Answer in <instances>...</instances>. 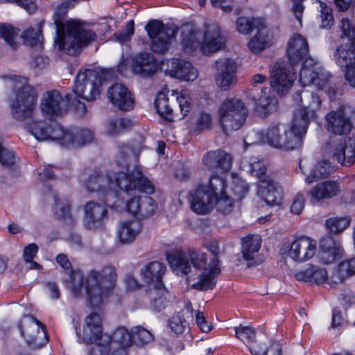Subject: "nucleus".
<instances>
[{"label": "nucleus", "instance_id": "nucleus-30", "mask_svg": "<svg viewBox=\"0 0 355 355\" xmlns=\"http://www.w3.org/2000/svg\"><path fill=\"white\" fill-rule=\"evenodd\" d=\"M166 271L165 266L159 261H152L140 270V275L144 282L153 288L163 287L162 277Z\"/></svg>", "mask_w": 355, "mask_h": 355}, {"label": "nucleus", "instance_id": "nucleus-38", "mask_svg": "<svg viewBox=\"0 0 355 355\" xmlns=\"http://www.w3.org/2000/svg\"><path fill=\"white\" fill-rule=\"evenodd\" d=\"M272 44V37L269 29L261 24L260 27H258L256 35L248 42V48L252 53L258 54L269 48Z\"/></svg>", "mask_w": 355, "mask_h": 355}, {"label": "nucleus", "instance_id": "nucleus-52", "mask_svg": "<svg viewBox=\"0 0 355 355\" xmlns=\"http://www.w3.org/2000/svg\"><path fill=\"white\" fill-rule=\"evenodd\" d=\"M17 35V32L11 25L0 24V37L12 48L16 46L15 39Z\"/></svg>", "mask_w": 355, "mask_h": 355}, {"label": "nucleus", "instance_id": "nucleus-12", "mask_svg": "<svg viewBox=\"0 0 355 355\" xmlns=\"http://www.w3.org/2000/svg\"><path fill=\"white\" fill-rule=\"evenodd\" d=\"M246 117L247 109L240 99H227L220 107V122L225 133L239 130Z\"/></svg>", "mask_w": 355, "mask_h": 355}, {"label": "nucleus", "instance_id": "nucleus-11", "mask_svg": "<svg viewBox=\"0 0 355 355\" xmlns=\"http://www.w3.org/2000/svg\"><path fill=\"white\" fill-rule=\"evenodd\" d=\"M102 86L100 72L91 69H80L73 87L77 97L87 101H94L99 96Z\"/></svg>", "mask_w": 355, "mask_h": 355}, {"label": "nucleus", "instance_id": "nucleus-8", "mask_svg": "<svg viewBox=\"0 0 355 355\" xmlns=\"http://www.w3.org/2000/svg\"><path fill=\"white\" fill-rule=\"evenodd\" d=\"M19 79L10 98V109L13 118L22 121L32 116L37 95L34 87L27 83L26 78Z\"/></svg>", "mask_w": 355, "mask_h": 355}, {"label": "nucleus", "instance_id": "nucleus-4", "mask_svg": "<svg viewBox=\"0 0 355 355\" xmlns=\"http://www.w3.org/2000/svg\"><path fill=\"white\" fill-rule=\"evenodd\" d=\"M29 130L37 140L56 141L65 146H82L93 139L92 133L89 130H64L55 121L51 125L44 121H33L29 124Z\"/></svg>", "mask_w": 355, "mask_h": 355}, {"label": "nucleus", "instance_id": "nucleus-19", "mask_svg": "<svg viewBox=\"0 0 355 355\" xmlns=\"http://www.w3.org/2000/svg\"><path fill=\"white\" fill-rule=\"evenodd\" d=\"M296 104L300 106L294 116L298 114L299 119L303 118L309 124V119L315 117V112L320 108L321 101L317 94L309 91L297 92L295 97Z\"/></svg>", "mask_w": 355, "mask_h": 355}, {"label": "nucleus", "instance_id": "nucleus-63", "mask_svg": "<svg viewBox=\"0 0 355 355\" xmlns=\"http://www.w3.org/2000/svg\"><path fill=\"white\" fill-rule=\"evenodd\" d=\"M212 118L206 112H202L196 120V128L199 130L209 129L211 127Z\"/></svg>", "mask_w": 355, "mask_h": 355}, {"label": "nucleus", "instance_id": "nucleus-34", "mask_svg": "<svg viewBox=\"0 0 355 355\" xmlns=\"http://www.w3.org/2000/svg\"><path fill=\"white\" fill-rule=\"evenodd\" d=\"M102 320L99 314L92 313L85 318V325L83 327V339L87 343L99 341L103 336Z\"/></svg>", "mask_w": 355, "mask_h": 355}, {"label": "nucleus", "instance_id": "nucleus-40", "mask_svg": "<svg viewBox=\"0 0 355 355\" xmlns=\"http://www.w3.org/2000/svg\"><path fill=\"white\" fill-rule=\"evenodd\" d=\"M295 277L298 281L320 284L326 282L328 274L324 268L310 266L306 269L296 272Z\"/></svg>", "mask_w": 355, "mask_h": 355}, {"label": "nucleus", "instance_id": "nucleus-22", "mask_svg": "<svg viewBox=\"0 0 355 355\" xmlns=\"http://www.w3.org/2000/svg\"><path fill=\"white\" fill-rule=\"evenodd\" d=\"M164 66L166 67L165 71L168 75L182 80L193 81L198 76L196 69L184 60L172 58L168 60Z\"/></svg>", "mask_w": 355, "mask_h": 355}, {"label": "nucleus", "instance_id": "nucleus-9", "mask_svg": "<svg viewBox=\"0 0 355 355\" xmlns=\"http://www.w3.org/2000/svg\"><path fill=\"white\" fill-rule=\"evenodd\" d=\"M145 30L150 40L152 51L157 54H164L169 50L178 28L174 24H164L159 20L153 19L145 26Z\"/></svg>", "mask_w": 355, "mask_h": 355}, {"label": "nucleus", "instance_id": "nucleus-28", "mask_svg": "<svg viewBox=\"0 0 355 355\" xmlns=\"http://www.w3.org/2000/svg\"><path fill=\"white\" fill-rule=\"evenodd\" d=\"M220 272V261L213 259L207 269H205L198 275L197 282L192 284L191 288L198 291H207L213 289L216 284V277Z\"/></svg>", "mask_w": 355, "mask_h": 355}, {"label": "nucleus", "instance_id": "nucleus-14", "mask_svg": "<svg viewBox=\"0 0 355 355\" xmlns=\"http://www.w3.org/2000/svg\"><path fill=\"white\" fill-rule=\"evenodd\" d=\"M324 154L345 166L355 163V139H331L326 144Z\"/></svg>", "mask_w": 355, "mask_h": 355}, {"label": "nucleus", "instance_id": "nucleus-56", "mask_svg": "<svg viewBox=\"0 0 355 355\" xmlns=\"http://www.w3.org/2000/svg\"><path fill=\"white\" fill-rule=\"evenodd\" d=\"M232 192L234 193L235 200H241L248 191V187L246 183L238 178H233Z\"/></svg>", "mask_w": 355, "mask_h": 355}, {"label": "nucleus", "instance_id": "nucleus-20", "mask_svg": "<svg viewBox=\"0 0 355 355\" xmlns=\"http://www.w3.org/2000/svg\"><path fill=\"white\" fill-rule=\"evenodd\" d=\"M216 201V196L209 192L205 185H199L191 193V208L197 214L205 215L209 213L215 206Z\"/></svg>", "mask_w": 355, "mask_h": 355}, {"label": "nucleus", "instance_id": "nucleus-18", "mask_svg": "<svg viewBox=\"0 0 355 355\" xmlns=\"http://www.w3.org/2000/svg\"><path fill=\"white\" fill-rule=\"evenodd\" d=\"M108 211L105 205L95 201L87 202L84 207L83 225L91 231L103 230Z\"/></svg>", "mask_w": 355, "mask_h": 355}, {"label": "nucleus", "instance_id": "nucleus-33", "mask_svg": "<svg viewBox=\"0 0 355 355\" xmlns=\"http://www.w3.org/2000/svg\"><path fill=\"white\" fill-rule=\"evenodd\" d=\"M157 66L155 57L149 53H141L134 59L132 70L134 73L148 77L155 73Z\"/></svg>", "mask_w": 355, "mask_h": 355}, {"label": "nucleus", "instance_id": "nucleus-39", "mask_svg": "<svg viewBox=\"0 0 355 355\" xmlns=\"http://www.w3.org/2000/svg\"><path fill=\"white\" fill-rule=\"evenodd\" d=\"M338 185L336 182L327 181L321 184L314 187L309 192L310 201L314 204L323 199L330 198L336 196L338 191Z\"/></svg>", "mask_w": 355, "mask_h": 355}, {"label": "nucleus", "instance_id": "nucleus-49", "mask_svg": "<svg viewBox=\"0 0 355 355\" xmlns=\"http://www.w3.org/2000/svg\"><path fill=\"white\" fill-rule=\"evenodd\" d=\"M260 21L257 19H250L245 17H239L236 21L237 31L243 35L250 33L254 28L260 27Z\"/></svg>", "mask_w": 355, "mask_h": 355}, {"label": "nucleus", "instance_id": "nucleus-32", "mask_svg": "<svg viewBox=\"0 0 355 355\" xmlns=\"http://www.w3.org/2000/svg\"><path fill=\"white\" fill-rule=\"evenodd\" d=\"M142 230L141 223L136 220L121 221L116 232L118 241L123 245L132 243Z\"/></svg>", "mask_w": 355, "mask_h": 355}, {"label": "nucleus", "instance_id": "nucleus-57", "mask_svg": "<svg viewBox=\"0 0 355 355\" xmlns=\"http://www.w3.org/2000/svg\"><path fill=\"white\" fill-rule=\"evenodd\" d=\"M236 336L243 342L252 341L256 335L254 329L248 326L239 325L234 328Z\"/></svg>", "mask_w": 355, "mask_h": 355}, {"label": "nucleus", "instance_id": "nucleus-58", "mask_svg": "<svg viewBox=\"0 0 355 355\" xmlns=\"http://www.w3.org/2000/svg\"><path fill=\"white\" fill-rule=\"evenodd\" d=\"M134 28H135V24L133 20L129 21L126 26L125 28L117 33L115 34V37L116 40L121 42H125L127 41H129L131 38V37L134 34Z\"/></svg>", "mask_w": 355, "mask_h": 355}, {"label": "nucleus", "instance_id": "nucleus-31", "mask_svg": "<svg viewBox=\"0 0 355 355\" xmlns=\"http://www.w3.org/2000/svg\"><path fill=\"white\" fill-rule=\"evenodd\" d=\"M257 193L259 196L270 206L281 203L282 189L270 179L259 181Z\"/></svg>", "mask_w": 355, "mask_h": 355}, {"label": "nucleus", "instance_id": "nucleus-2", "mask_svg": "<svg viewBox=\"0 0 355 355\" xmlns=\"http://www.w3.org/2000/svg\"><path fill=\"white\" fill-rule=\"evenodd\" d=\"M85 186L90 192L102 194L106 204L109 202L108 197L114 195L112 191V186L117 187L128 194L135 191L148 194L155 191L153 183L143 175L139 166H135L130 172L127 173L120 171L104 174L101 171H94L85 181Z\"/></svg>", "mask_w": 355, "mask_h": 355}, {"label": "nucleus", "instance_id": "nucleus-46", "mask_svg": "<svg viewBox=\"0 0 355 355\" xmlns=\"http://www.w3.org/2000/svg\"><path fill=\"white\" fill-rule=\"evenodd\" d=\"M132 342L137 346H144L154 340L153 334L142 326H135L132 328Z\"/></svg>", "mask_w": 355, "mask_h": 355}, {"label": "nucleus", "instance_id": "nucleus-48", "mask_svg": "<svg viewBox=\"0 0 355 355\" xmlns=\"http://www.w3.org/2000/svg\"><path fill=\"white\" fill-rule=\"evenodd\" d=\"M55 216L58 218H64L69 216L71 205L69 199L64 197H55L53 205Z\"/></svg>", "mask_w": 355, "mask_h": 355}, {"label": "nucleus", "instance_id": "nucleus-64", "mask_svg": "<svg viewBox=\"0 0 355 355\" xmlns=\"http://www.w3.org/2000/svg\"><path fill=\"white\" fill-rule=\"evenodd\" d=\"M97 343L93 346L89 352V355H108L110 351V346L107 343L102 344L96 342Z\"/></svg>", "mask_w": 355, "mask_h": 355}, {"label": "nucleus", "instance_id": "nucleus-62", "mask_svg": "<svg viewBox=\"0 0 355 355\" xmlns=\"http://www.w3.org/2000/svg\"><path fill=\"white\" fill-rule=\"evenodd\" d=\"M320 248L322 250H333L336 249L338 250V251H341L340 244L336 243L330 236H325L320 239Z\"/></svg>", "mask_w": 355, "mask_h": 355}, {"label": "nucleus", "instance_id": "nucleus-27", "mask_svg": "<svg viewBox=\"0 0 355 355\" xmlns=\"http://www.w3.org/2000/svg\"><path fill=\"white\" fill-rule=\"evenodd\" d=\"M21 335L30 344L37 345V338L46 337L44 325L32 315H25L19 326Z\"/></svg>", "mask_w": 355, "mask_h": 355}, {"label": "nucleus", "instance_id": "nucleus-15", "mask_svg": "<svg viewBox=\"0 0 355 355\" xmlns=\"http://www.w3.org/2000/svg\"><path fill=\"white\" fill-rule=\"evenodd\" d=\"M294 64L284 60L277 61L270 69L271 87L279 95L287 93L295 79Z\"/></svg>", "mask_w": 355, "mask_h": 355}, {"label": "nucleus", "instance_id": "nucleus-7", "mask_svg": "<svg viewBox=\"0 0 355 355\" xmlns=\"http://www.w3.org/2000/svg\"><path fill=\"white\" fill-rule=\"evenodd\" d=\"M299 81L302 86L314 85L318 89L325 90L331 101L341 95L336 86V78L312 58L306 59L302 64Z\"/></svg>", "mask_w": 355, "mask_h": 355}, {"label": "nucleus", "instance_id": "nucleus-53", "mask_svg": "<svg viewBox=\"0 0 355 355\" xmlns=\"http://www.w3.org/2000/svg\"><path fill=\"white\" fill-rule=\"evenodd\" d=\"M234 200V198L224 193L217 197L215 205L218 211L227 214L232 211Z\"/></svg>", "mask_w": 355, "mask_h": 355}, {"label": "nucleus", "instance_id": "nucleus-24", "mask_svg": "<svg viewBox=\"0 0 355 355\" xmlns=\"http://www.w3.org/2000/svg\"><path fill=\"white\" fill-rule=\"evenodd\" d=\"M42 112L49 116H60L67 110V101L55 89L45 92L40 105Z\"/></svg>", "mask_w": 355, "mask_h": 355}, {"label": "nucleus", "instance_id": "nucleus-13", "mask_svg": "<svg viewBox=\"0 0 355 355\" xmlns=\"http://www.w3.org/2000/svg\"><path fill=\"white\" fill-rule=\"evenodd\" d=\"M178 105L181 113V118L187 115L190 110L189 98L182 93L172 94L170 99L164 92H159L157 95L155 105L159 116L168 121L175 120L174 105Z\"/></svg>", "mask_w": 355, "mask_h": 355}, {"label": "nucleus", "instance_id": "nucleus-60", "mask_svg": "<svg viewBox=\"0 0 355 355\" xmlns=\"http://www.w3.org/2000/svg\"><path fill=\"white\" fill-rule=\"evenodd\" d=\"M340 253L341 251H338V250L336 249L333 250H320L318 255L319 260L320 262L324 264H329L334 262Z\"/></svg>", "mask_w": 355, "mask_h": 355}, {"label": "nucleus", "instance_id": "nucleus-1", "mask_svg": "<svg viewBox=\"0 0 355 355\" xmlns=\"http://www.w3.org/2000/svg\"><path fill=\"white\" fill-rule=\"evenodd\" d=\"M56 261L69 277V289L73 297L85 295L89 304L94 307L102 303L110 291L114 287L117 275L113 266H105L99 272L91 270L84 277L80 270H72L65 254H59L56 257Z\"/></svg>", "mask_w": 355, "mask_h": 355}, {"label": "nucleus", "instance_id": "nucleus-37", "mask_svg": "<svg viewBox=\"0 0 355 355\" xmlns=\"http://www.w3.org/2000/svg\"><path fill=\"white\" fill-rule=\"evenodd\" d=\"M261 245V239L258 235H250L242 239L241 252L248 266L257 263V253Z\"/></svg>", "mask_w": 355, "mask_h": 355}, {"label": "nucleus", "instance_id": "nucleus-54", "mask_svg": "<svg viewBox=\"0 0 355 355\" xmlns=\"http://www.w3.org/2000/svg\"><path fill=\"white\" fill-rule=\"evenodd\" d=\"M319 4L318 9L320 12L321 26L322 28H329L333 24V15L331 9L327 5L319 0H317Z\"/></svg>", "mask_w": 355, "mask_h": 355}, {"label": "nucleus", "instance_id": "nucleus-36", "mask_svg": "<svg viewBox=\"0 0 355 355\" xmlns=\"http://www.w3.org/2000/svg\"><path fill=\"white\" fill-rule=\"evenodd\" d=\"M105 337V341L110 346L111 344L115 343L121 346V349L114 352L112 355H127L125 348L130 346L132 344V331H129L124 327H119L113 332L112 337L107 335Z\"/></svg>", "mask_w": 355, "mask_h": 355}, {"label": "nucleus", "instance_id": "nucleus-16", "mask_svg": "<svg viewBox=\"0 0 355 355\" xmlns=\"http://www.w3.org/2000/svg\"><path fill=\"white\" fill-rule=\"evenodd\" d=\"M327 130L336 135H347L352 128L355 121V109L349 105H342L326 116Z\"/></svg>", "mask_w": 355, "mask_h": 355}, {"label": "nucleus", "instance_id": "nucleus-10", "mask_svg": "<svg viewBox=\"0 0 355 355\" xmlns=\"http://www.w3.org/2000/svg\"><path fill=\"white\" fill-rule=\"evenodd\" d=\"M167 260L178 275H185L191 272V265L196 270L207 269V257L205 252L198 250H189L187 254L180 250H175L167 255Z\"/></svg>", "mask_w": 355, "mask_h": 355}, {"label": "nucleus", "instance_id": "nucleus-35", "mask_svg": "<svg viewBox=\"0 0 355 355\" xmlns=\"http://www.w3.org/2000/svg\"><path fill=\"white\" fill-rule=\"evenodd\" d=\"M336 63L344 71L350 67L355 66V46L352 43L348 45L341 42L340 45L336 49L334 55Z\"/></svg>", "mask_w": 355, "mask_h": 355}, {"label": "nucleus", "instance_id": "nucleus-44", "mask_svg": "<svg viewBox=\"0 0 355 355\" xmlns=\"http://www.w3.org/2000/svg\"><path fill=\"white\" fill-rule=\"evenodd\" d=\"M150 298L151 300V307L155 311H160L167 304V295H168L164 286L161 288H153L150 291Z\"/></svg>", "mask_w": 355, "mask_h": 355}, {"label": "nucleus", "instance_id": "nucleus-23", "mask_svg": "<svg viewBox=\"0 0 355 355\" xmlns=\"http://www.w3.org/2000/svg\"><path fill=\"white\" fill-rule=\"evenodd\" d=\"M316 250V241L306 236H301L291 245L288 256L295 261L304 262L312 258Z\"/></svg>", "mask_w": 355, "mask_h": 355}, {"label": "nucleus", "instance_id": "nucleus-29", "mask_svg": "<svg viewBox=\"0 0 355 355\" xmlns=\"http://www.w3.org/2000/svg\"><path fill=\"white\" fill-rule=\"evenodd\" d=\"M202 162L208 170L227 172L232 166V157L224 150H211L203 156Z\"/></svg>", "mask_w": 355, "mask_h": 355}, {"label": "nucleus", "instance_id": "nucleus-42", "mask_svg": "<svg viewBox=\"0 0 355 355\" xmlns=\"http://www.w3.org/2000/svg\"><path fill=\"white\" fill-rule=\"evenodd\" d=\"M335 170V166L329 161H320L315 166L311 174L306 178L305 182L308 184H311L319 181L320 179L327 178L334 173Z\"/></svg>", "mask_w": 355, "mask_h": 355}, {"label": "nucleus", "instance_id": "nucleus-59", "mask_svg": "<svg viewBox=\"0 0 355 355\" xmlns=\"http://www.w3.org/2000/svg\"><path fill=\"white\" fill-rule=\"evenodd\" d=\"M15 155L13 151L3 148L0 144V163L3 166H10L15 164Z\"/></svg>", "mask_w": 355, "mask_h": 355}, {"label": "nucleus", "instance_id": "nucleus-50", "mask_svg": "<svg viewBox=\"0 0 355 355\" xmlns=\"http://www.w3.org/2000/svg\"><path fill=\"white\" fill-rule=\"evenodd\" d=\"M23 37L24 43L32 47L37 46H40L42 44V40L43 39L40 28L37 30L33 28L26 30L23 33Z\"/></svg>", "mask_w": 355, "mask_h": 355}, {"label": "nucleus", "instance_id": "nucleus-55", "mask_svg": "<svg viewBox=\"0 0 355 355\" xmlns=\"http://www.w3.org/2000/svg\"><path fill=\"white\" fill-rule=\"evenodd\" d=\"M168 326L173 332L180 334L186 329L187 322L184 319L182 313L178 312L169 320Z\"/></svg>", "mask_w": 355, "mask_h": 355}, {"label": "nucleus", "instance_id": "nucleus-17", "mask_svg": "<svg viewBox=\"0 0 355 355\" xmlns=\"http://www.w3.org/2000/svg\"><path fill=\"white\" fill-rule=\"evenodd\" d=\"M215 82L223 90H227L235 85L237 64L229 58H222L215 62Z\"/></svg>", "mask_w": 355, "mask_h": 355}, {"label": "nucleus", "instance_id": "nucleus-45", "mask_svg": "<svg viewBox=\"0 0 355 355\" xmlns=\"http://www.w3.org/2000/svg\"><path fill=\"white\" fill-rule=\"evenodd\" d=\"M354 275H355V257L342 261L334 274V277L340 282H343Z\"/></svg>", "mask_w": 355, "mask_h": 355}, {"label": "nucleus", "instance_id": "nucleus-5", "mask_svg": "<svg viewBox=\"0 0 355 355\" xmlns=\"http://www.w3.org/2000/svg\"><path fill=\"white\" fill-rule=\"evenodd\" d=\"M56 38L55 42L60 51L70 55L78 54L83 47L96 38V33L85 27L78 20L67 21L63 24L55 19Z\"/></svg>", "mask_w": 355, "mask_h": 355}, {"label": "nucleus", "instance_id": "nucleus-41", "mask_svg": "<svg viewBox=\"0 0 355 355\" xmlns=\"http://www.w3.org/2000/svg\"><path fill=\"white\" fill-rule=\"evenodd\" d=\"M269 92V89L263 88L261 96L256 100L255 111L261 116H266L277 109V101L268 94Z\"/></svg>", "mask_w": 355, "mask_h": 355}, {"label": "nucleus", "instance_id": "nucleus-51", "mask_svg": "<svg viewBox=\"0 0 355 355\" xmlns=\"http://www.w3.org/2000/svg\"><path fill=\"white\" fill-rule=\"evenodd\" d=\"M350 224L349 218H333L326 220L327 227L334 233L343 232Z\"/></svg>", "mask_w": 355, "mask_h": 355}, {"label": "nucleus", "instance_id": "nucleus-43", "mask_svg": "<svg viewBox=\"0 0 355 355\" xmlns=\"http://www.w3.org/2000/svg\"><path fill=\"white\" fill-rule=\"evenodd\" d=\"M340 41L348 45L352 43L355 46V24L353 17H343L340 23Z\"/></svg>", "mask_w": 355, "mask_h": 355}, {"label": "nucleus", "instance_id": "nucleus-61", "mask_svg": "<svg viewBox=\"0 0 355 355\" xmlns=\"http://www.w3.org/2000/svg\"><path fill=\"white\" fill-rule=\"evenodd\" d=\"M250 172L252 175L261 180L268 179L265 176L266 168L261 162H254L250 165Z\"/></svg>", "mask_w": 355, "mask_h": 355}, {"label": "nucleus", "instance_id": "nucleus-6", "mask_svg": "<svg viewBox=\"0 0 355 355\" xmlns=\"http://www.w3.org/2000/svg\"><path fill=\"white\" fill-rule=\"evenodd\" d=\"M200 30L191 24L180 27L181 44L187 52H192L200 46L203 54L209 55L220 49L225 42L220 27L216 24L206 26L202 42Z\"/></svg>", "mask_w": 355, "mask_h": 355}, {"label": "nucleus", "instance_id": "nucleus-21", "mask_svg": "<svg viewBox=\"0 0 355 355\" xmlns=\"http://www.w3.org/2000/svg\"><path fill=\"white\" fill-rule=\"evenodd\" d=\"M126 210L140 219L152 216L157 208L154 199L148 196H135L126 202Z\"/></svg>", "mask_w": 355, "mask_h": 355}, {"label": "nucleus", "instance_id": "nucleus-47", "mask_svg": "<svg viewBox=\"0 0 355 355\" xmlns=\"http://www.w3.org/2000/svg\"><path fill=\"white\" fill-rule=\"evenodd\" d=\"M205 186L209 192L212 193L213 196L217 198L218 196L225 193L226 181L221 176L213 175L209 178V184Z\"/></svg>", "mask_w": 355, "mask_h": 355}, {"label": "nucleus", "instance_id": "nucleus-25", "mask_svg": "<svg viewBox=\"0 0 355 355\" xmlns=\"http://www.w3.org/2000/svg\"><path fill=\"white\" fill-rule=\"evenodd\" d=\"M287 55L292 64H297L309 58V44L306 40L300 34H295L289 40L287 46Z\"/></svg>", "mask_w": 355, "mask_h": 355}, {"label": "nucleus", "instance_id": "nucleus-3", "mask_svg": "<svg viewBox=\"0 0 355 355\" xmlns=\"http://www.w3.org/2000/svg\"><path fill=\"white\" fill-rule=\"evenodd\" d=\"M306 130V121L303 118L299 119L298 114H296L291 126L281 123L272 124L264 132H249L244 142L250 145L262 141L275 148L285 151L293 150L301 146L302 136Z\"/></svg>", "mask_w": 355, "mask_h": 355}, {"label": "nucleus", "instance_id": "nucleus-26", "mask_svg": "<svg viewBox=\"0 0 355 355\" xmlns=\"http://www.w3.org/2000/svg\"><path fill=\"white\" fill-rule=\"evenodd\" d=\"M107 97L119 109L128 111L134 107V99L128 88L122 84H114L107 91Z\"/></svg>", "mask_w": 355, "mask_h": 355}]
</instances>
